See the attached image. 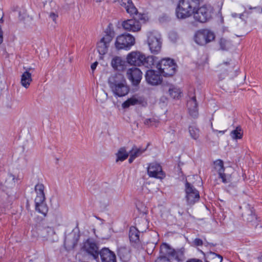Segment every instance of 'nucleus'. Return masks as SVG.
Returning a JSON list of instances; mask_svg holds the SVG:
<instances>
[{"label": "nucleus", "mask_w": 262, "mask_h": 262, "mask_svg": "<svg viewBox=\"0 0 262 262\" xmlns=\"http://www.w3.org/2000/svg\"><path fill=\"white\" fill-rule=\"evenodd\" d=\"M258 259L259 262H262V254L258 257Z\"/></svg>", "instance_id": "09e8293b"}, {"label": "nucleus", "mask_w": 262, "mask_h": 262, "mask_svg": "<svg viewBox=\"0 0 262 262\" xmlns=\"http://www.w3.org/2000/svg\"><path fill=\"white\" fill-rule=\"evenodd\" d=\"M97 65H98V62H97V61L94 62L91 65V69H92L93 72L95 70V69L96 68Z\"/></svg>", "instance_id": "c03bdc74"}, {"label": "nucleus", "mask_w": 262, "mask_h": 262, "mask_svg": "<svg viewBox=\"0 0 262 262\" xmlns=\"http://www.w3.org/2000/svg\"><path fill=\"white\" fill-rule=\"evenodd\" d=\"M118 254L120 258L125 261H127L130 257L129 251L126 247H120L118 248Z\"/></svg>", "instance_id": "cd10ccee"}, {"label": "nucleus", "mask_w": 262, "mask_h": 262, "mask_svg": "<svg viewBox=\"0 0 262 262\" xmlns=\"http://www.w3.org/2000/svg\"><path fill=\"white\" fill-rule=\"evenodd\" d=\"M146 148H138L136 146H134L132 149L130 150L129 154L132 155L134 157L136 158L143 154L146 151Z\"/></svg>", "instance_id": "7c9ffc66"}, {"label": "nucleus", "mask_w": 262, "mask_h": 262, "mask_svg": "<svg viewBox=\"0 0 262 262\" xmlns=\"http://www.w3.org/2000/svg\"><path fill=\"white\" fill-rule=\"evenodd\" d=\"M177 65L174 60L170 58H164L157 64V68L160 74L165 77L171 76L174 74Z\"/></svg>", "instance_id": "39448f33"}, {"label": "nucleus", "mask_w": 262, "mask_h": 262, "mask_svg": "<svg viewBox=\"0 0 262 262\" xmlns=\"http://www.w3.org/2000/svg\"><path fill=\"white\" fill-rule=\"evenodd\" d=\"M152 122H153V120L152 119H147L145 120L144 124L146 125L150 126V125H152Z\"/></svg>", "instance_id": "79ce46f5"}, {"label": "nucleus", "mask_w": 262, "mask_h": 262, "mask_svg": "<svg viewBox=\"0 0 262 262\" xmlns=\"http://www.w3.org/2000/svg\"><path fill=\"white\" fill-rule=\"evenodd\" d=\"M193 2L195 3V5L198 6L200 4L202 0H192Z\"/></svg>", "instance_id": "de8ad7c7"}, {"label": "nucleus", "mask_w": 262, "mask_h": 262, "mask_svg": "<svg viewBox=\"0 0 262 262\" xmlns=\"http://www.w3.org/2000/svg\"><path fill=\"white\" fill-rule=\"evenodd\" d=\"M108 83L112 93L116 97H123L129 93V88L126 80L120 74L110 77Z\"/></svg>", "instance_id": "f257e3e1"}, {"label": "nucleus", "mask_w": 262, "mask_h": 262, "mask_svg": "<svg viewBox=\"0 0 262 262\" xmlns=\"http://www.w3.org/2000/svg\"><path fill=\"white\" fill-rule=\"evenodd\" d=\"M32 81V74L29 71H26L23 73L21 76L20 80V83L26 89L28 88Z\"/></svg>", "instance_id": "a878e982"}, {"label": "nucleus", "mask_w": 262, "mask_h": 262, "mask_svg": "<svg viewBox=\"0 0 262 262\" xmlns=\"http://www.w3.org/2000/svg\"><path fill=\"white\" fill-rule=\"evenodd\" d=\"M214 132H219V133H221V134H223L224 133V132H225L224 131H217V130H214Z\"/></svg>", "instance_id": "8fccbe9b"}, {"label": "nucleus", "mask_w": 262, "mask_h": 262, "mask_svg": "<svg viewBox=\"0 0 262 262\" xmlns=\"http://www.w3.org/2000/svg\"><path fill=\"white\" fill-rule=\"evenodd\" d=\"M120 4L125 9L127 13L130 15L137 14V9L133 4L132 0H120Z\"/></svg>", "instance_id": "4be33fe9"}, {"label": "nucleus", "mask_w": 262, "mask_h": 262, "mask_svg": "<svg viewBox=\"0 0 262 262\" xmlns=\"http://www.w3.org/2000/svg\"><path fill=\"white\" fill-rule=\"evenodd\" d=\"M137 104L142 105V106H145L147 104L144 97L139 95H135L124 102L122 106L123 108H126L129 107L130 105Z\"/></svg>", "instance_id": "f3484780"}, {"label": "nucleus", "mask_w": 262, "mask_h": 262, "mask_svg": "<svg viewBox=\"0 0 262 262\" xmlns=\"http://www.w3.org/2000/svg\"><path fill=\"white\" fill-rule=\"evenodd\" d=\"M155 62V58L153 56H148L145 57L142 61V65L147 68H152Z\"/></svg>", "instance_id": "c85d7f7f"}, {"label": "nucleus", "mask_w": 262, "mask_h": 262, "mask_svg": "<svg viewBox=\"0 0 262 262\" xmlns=\"http://www.w3.org/2000/svg\"><path fill=\"white\" fill-rule=\"evenodd\" d=\"M126 76L133 85H137L142 79V73L139 68L133 67L127 70Z\"/></svg>", "instance_id": "2eb2a0df"}, {"label": "nucleus", "mask_w": 262, "mask_h": 262, "mask_svg": "<svg viewBox=\"0 0 262 262\" xmlns=\"http://www.w3.org/2000/svg\"><path fill=\"white\" fill-rule=\"evenodd\" d=\"M187 262H202V261L198 259H191L188 260Z\"/></svg>", "instance_id": "49530a36"}, {"label": "nucleus", "mask_w": 262, "mask_h": 262, "mask_svg": "<svg viewBox=\"0 0 262 262\" xmlns=\"http://www.w3.org/2000/svg\"><path fill=\"white\" fill-rule=\"evenodd\" d=\"M189 133L192 139L196 140L199 138L200 130L195 126L192 125L189 127Z\"/></svg>", "instance_id": "72a5a7b5"}, {"label": "nucleus", "mask_w": 262, "mask_h": 262, "mask_svg": "<svg viewBox=\"0 0 262 262\" xmlns=\"http://www.w3.org/2000/svg\"><path fill=\"white\" fill-rule=\"evenodd\" d=\"M111 64L112 67L116 70H119L120 68H122L123 66L121 58L118 56L113 58L112 60Z\"/></svg>", "instance_id": "f704fd0d"}, {"label": "nucleus", "mask_w": 262, "mask_h": 262, "mask_svg": "<svg viewBox=\"0 0 262 262\" xmlns=\"http://www.w3.org/2000/svg\"><path fill=\"white\" fill-rule=\"evenodd\" d=\"M58 16V14L55 12H51L49 14V18H51L55 23H56V20Z\"/></svg>", "instance_id": "ea45409f"}, {"label": "nucleus", "mask_w": 262, "mask_h": 262, "mask_svg": "<svg viewBox=\"0 0 262 262\" xmlns=\"http://www.w3.org/2000/svg\"><path fill=\"white\" fill-rule=\"evenodd\" d=\"M243 132L240 127H237L235 129L232 130L230 133V136L233 139H241L243 137Z\"/></svg>", "instance_id": "473e14b6"}, {"label": "nucleus", "mask_w": 262, "mask_h": 262, "mask_svg": "<svg viewBox=\"0 0 262 262\" xmlns=\"http://www.w3.org/2000/svg\"><path fill=\"white\" fill-rule=\"evenodd\" d=\"M79 235L75 232H72L68 235L64 240V245L68 250L73 249L77 244Z\"/></svg>", "instance_id": "6ab92c4d"}, {"label": "nucleus", "mask_w": 262, "mask_h": 262, "mask_svg": "<svg viewBox=\"0 0 262 262\" xmlns=\"http://www.w3.org/2000/svg\"><path fill=\"white\" fill-rule=\"evenodd\" d=\"M187 107L190 115L193 117H196L198 115V108L195 96H193L187 102Z\"/></svg>", "instance_id": "b1692460"}, {"label": "nucleus", "mask_w": 262, "mask_h": 262, "mask_svg": "<svg viewBox=\"0 0 262 262\" xmlns=\"http://www.w3.org/2000/svg\"><path fill=\"white\" fill-rule=\"evenodd\" d=\"M236 15V14H232V16H234V17H235Z\"/></svg>", "instance_id": "3c124183"}, {"label": "nucleus", "mask_w": 262, "mask_h": 262, "mask_svg": "<svg viewBox=\"0 0 262 262\" xmlns=\"http://www.w3.org/2000/svg\"><path fill=\"white\" fill-rule=\"evenodd\" d=\"M256 220V217L254 213L250 211V214H248L247 217V221L249 222H253Z\"/></svg>", "instance_id": "58836bf2"}, {"label": "nucleus", "mask_w": 262, "mask_h": 262, "mask_svg": "<svg viewBox=\"0 0 262 262\" xmlns=\"http://www.w3.org/2000/svg\"><path fill=\"white\" fill-rule=\"evenodd\" d=\"M135 44V38L129 33H124L117 36L115 46L118 50H128Z\"/></svg>", "instance_id": "0eeeda50"}, {"label": "nucleus", "mask_w": 262, "mask_h": 262, "mask_svg": "<svg viewBox=\"0 0 262 262\" xmlns=\"http://www.w3.org/2000/svg\"><path fill=\"white\" fill-rule=\"evenodd\" d=\"M139 233V230L136 227H131L129 232L130 241L135 244L138 243L140 242Z\"/></svg>", "instance_id": "bb28decb"}, {"label": "nucleus", "mask_w": 262, "mask_h": 262, "mask_svg": "<svg viewBox=\"0 0 262 262\" xmlns=\"http://www.w3.org/2000/svg\"><path fill=\"white\" fill-rule=\"evenodd\" d=\"M194 243L197 246H201L203 245V241L200 238L195 239Z\"/></svg>", "instance_id": "37998d69"}, {"label": "nucleus", "mask_w": 262, "mask_h": 262, "mask_svg": "<svg viewBox=\"0 0 262 262\" xmlns=\"http://www.w3.org/2000/svg\"><path fill=\"white\" fill-rule=\"evenodd\" d=\"M197 6L192 0H180L176 8L178 18L185 19L193 14Z\"/></svg>", "instance_id": "f03ea898"}, {"label": "nucleus", "mask_w": 262, "mask_h": 262, "mask_svg": "<svg viewBox=\"0 0 262 262\" xmlns=\"http://www.w3.org/2000/svg\"><path fill=\"white\" fill-rule=\"evenodd\" d=\"M129 155V158L128 159V162L129 163H132L133 161L136 159L135 157H134L132 155Z\"/></svg>", "instance_id": "a18cd8bd"}, {"label": "nucleus", "mask_w": 262, "mask_h": 262, "mask_svg": "<svg viewBox=\"0 0 262 262\" xmlns=\"http://www.w3.org/2000/svg\"><path fill=\"white\" fill-rule=\"evenodd\" d=\"M129 153H128L125 148H121L118 151L117 154V161H123L125 160L128 157L129 155Z\"/></svg>", "instance_id": "2f4dec72"}, {"label": "nucleus", "mask_w": 262, "mask_h": 262, "mask_svg": "<svg viewBox=\"0 0 262 262\" xmlns=\"http://www.w3.org/2000/svg\"><path fill=\"white\" fill-rule=\"evenodd\" d=\"M213 12V9L210 5H204L199 8L196 7L193 15L196 21L204 23L212 18Z\"/></svg>", "instance_id": "423d86ee"}, {"label": "nucleus", "mask_w": 262, "mask_h": 262, "mask_svg": "<svg viewBox=\"0 0 262 262\" xmlns=\"http://www.w3.org/2000/svg\"><path fill=\"white\" fill-rule=\"evenodd\" d=\"M121 26L123 29L128 32H137L141 29V24L136 19H129L122 22Z\"/></svg>", "instance_id": "4468645a"}, {"label": "nucleus", "mask_w": 262, "mask_h": 262, "mask_svg": "<svg viewBox=\"0 0 262 262\" xmlns=\"http://www.w3.org/2000/svg\"><path fill=\"white\" fill-rule=\"evenodd\" d=\"M145 78L146 81L151 85H158L162 82L161 75L156 71L149 70L146 72Z\"/></svg>", "instance_id": "a211bd4d"}, {"label": "nucleus", "mask_w": 262, "mask_h": 262, "mask_svg": "<svg viewBox=\"0 0 262 262\" xmlns=\"http://www.w3.org/2000/svg\"><path fill=\"white\" fill-rule=\"evenodd\" d=\"M102 262H116L115 253L108 248H104L99 253Z\"/></svg>", "instance_id": "aec40b11"}, {"label": "nucleus", "mask_w": 262, "mask_h": 262, "mask_svg": "<svg viewBox=\"0 0 262 262\" xmlns=\"http://www.w3.org/2000/svg\"><path fill=\"white\" fill-rule=\"evenodd\" d=\"M156 262H170V260L166 257H162L158 258Z\"/></svg>", "instance_id": "a19ab883"}, {"label": "nucleus", "mask_w": 262, "mask_h": 262, "mask_svg": "<svg viewBox=\"0 0 262 262\" xmlns=\"http://www.w3.org/2000/svg\"><path fill=\"white\" fill-rule=\"evenodd\" d=\"M163 246L167 248V253L168 255L171 256L172 258L176 259L178 261L182 260L184 258V249H181L176 250L170 248L166 244H164Z\"/></svg>", "instance_id": "412c9836"}, {"label": "nucleus", "mask_w": 262, "mask_h": 262, "mask_svg": "<svg viewBox=\"0 0 262 262\" xmlns=\"http://www.w3.org/2000/svg\"><path fill=\"white\" fill-rule=\"evenodd\" d=\"M147 172L149 177L162 179L165 174L161 165L157 163H150L147 168Z\"/></svg>", "instance_id": "dca6fc26"}, {"label": "nucleus", "mask_w": 262, "mask_h": 262, "mask_svg": "<svg viewBox=\"0 0 262 262\" xmlns=\"http://www.w3.org/2000/svg\"><path fill=\"white\" fill-rule=\"evenodd\" d=\"M229 64V62H224L220 65L219 68L221 71H229L232 67Z\"/></svg>", "instance_id": "4c0bfd02"}, {"label": "nucleus", "mask_w": 262, "mask_h": 262, "mask_svg": "<svg viewBox=\"0 0 262 262\" xmlns=\"http://www.w3.org/2000/svg\"><path fill=\"white\" fill-rule=\"evenodd\" d=\"M15 177L12 174H8L7 177L4 182V185L7 187H10L15 184Z\"/></svg>", "instance_id": "e433bc0d"}, {"label": "nucleus", "mask_w": 262, "mask_h": 262, "mask_svg": "<svg viewBox=\"0 0 262 262\" xmlns=\"http://www.w3.org/2000/svg\"><path fill=\"white\" fill-rule=\"evenodd\" d=\"M185 198L188 205H193L200 199L199 191L190 183H185Z\"/></svg>", "instance_id": "9b49d317"}, {"label": "nucleus", "mask_w": 262, "mask_h": 262, "mask_svg": "<svg viewBox=\"0 0 262 262\" xmlns=\"http://www.w3.org/2000/svg\"><path fill=\"white\" fill-rule=\"evenodd\" d=\"M81 250L82 252L92 256L95 259L98 257L100 253L97 245L91 239H88L83 242Z\"/></svg>", "instance_id": "f8f14e48"}, {"label": "nucleus", "mask_w": 262, "mask_h": 262, "mask_svg": "<svg viewBox=\"0 0 262 262\" xmlns=\"http://www.w3.org/2000/svg\"><path fill=\"white\" fill-rule=\"evenodd\" d=\"M44 186L42 184L38 183L35 187V190L37 195L35 199V202L40 203L45 201V195L44 193Z\"/></svg>", "instance_id": "393cba45"}, {"label": "nucleus", "mask_w": 262, "mask_h": 262, "mask_svg": "<svg viewBox=\"0 0 262 262\" xmlns=\"http://www.w3.org/2000/svg\"><path fill=\"white\" fill-rule=\"evenodd\" d=\"M35 203L36 210L38 212L46 215L48 211V208L47 205L45 203V201L38 203L37 202Z\"/></svg>", "instance_id": "c756f323"}, {"label": "nucleus", "mask_w": 262, "mask_h": 262, "mask_svg": "<svg viewBox=\"0 0 262 262\" xmlns=\"http://www.w3.org/2000/svg\"><path fill=\"white\" fill-rule=\"evenodd\" d=\"M168 91L170 96L174 99L181 97V91L180 89L171 87L169 89Z\"/></svg>", "instance_id": "c9c22d12"}, {"label": "nucleus", "mask_w": 262, "mask_h": 262, "mask_svg": "<svg viewBox=\"0 0 262 262\" xmlns=\"http://www.w3.org/2000/svg\"><path fill=\"white\" fill-rule=\"evenodd\" d=\"M147 43L150 51L153 54H158L161 50L162 42L160 34L156 32L147 33Z\"/></svg>", "instance_id": "1a4fd4ad"}, {"label": "nucleus", "mask_w": 262, "mask_h": 262, "mask_svg": "<svg viewBox=\"0 0 262 262\" xmlns=\"http://www.w3.org/2000/svg\"><path fill=\"white\" fill-rule=\"evenodd\" d=\"M144 59V54L138 51H132L126 56L127 62L132 66H141L142 61Z\"/></svg>", "instance_id": "ddd939ff"}, {"label": "nucleus", "mask_w": 262, "mask_h": 262, "mask_svg": "<svg viewBox=\"0 0 262 262\" xmlns=\"http://www.w3.org/2000/svg\"><path fill=\"white\" fill-rule=\"evenodd\" d=\"M214 168L219 174V178L222 179V182L225 184L230 183L232 180L230 172L233 171V169L229 167L225 169L224 162L221 160H217L214 162Z\"/></svg>", "instance_id": "6e6552de"}, {"label": "nucleus", "mask_w": 262, "mask_h": 262, "mask_svg": "<svg viewBox=\"0 0 262 262\" xmlns=\"http://www.w3.org/2000/svg\"><path fill=\"white\" fill-rule=\"evenodd\" d=\"M215 38V35L212 31L204 29L198 31L195 35V41L198 45H205Z\"/></svg>", "instance_id": "9d476101"}, {"label": "nucleus", "mask_w": 262, "mask_h": 262, "mask_svg": "<svg viewBox=\"0 0 262 262\" xmlns=\"http://www.w3.org/2000/svg\"><path fill=\"white\" fill-rule=\"evenodd\" d=\"M110 25L106 29L105 34L100 39L97 43V51L100 55L105 54L108 50L110 44L114 37L115 32L111 29Z\"/></svg>", "instance_id": "20e7f679"}, {"label": "nucleus", "mask_w": 262, "mask_h": 262, "mask_svg": "<svg viewBox=\"0 0 262 262\" xmlns=\"http://www.w3.org/2000/svg\"><path fill=\"white\" fill-rule=\"evenodd\" d=\"M217 46L219 50L222 51H228L232 47V42L228 38L221 37L217 40Z\"/></svg>", "instance_id": "5701e85b"}, {"label": "nucleus", "mask_w": 262, "mask_h": 262, "mask_svg": "<svg viewBox=\"0 0 262 262\" xmlns=\"http://www.w3.org/2000/svg\"><path fill=\"white\" fill-rule=\"evenodd\" d=\"M33 234L40 236L47 241L55 242L58 240V236L53 227L45 226L41 224H38L32 230Z\"/></svg>", "instance_id": "7ed1b4c3"}, {"label": "nucleus", "mask_w": 262, "mask_h": 262, "mask_svg": "<svg viewBox=\"0 0 262 262\" xmlns=\"http://www.w3.org/2000/svg\"><path fill=\"white\" fill-rule=\"evenodd\" d=\"M103 94L106 96H107V94L105 93H103Z\"/></svg>", "instance_id": "603ef678"}]
</instances>
